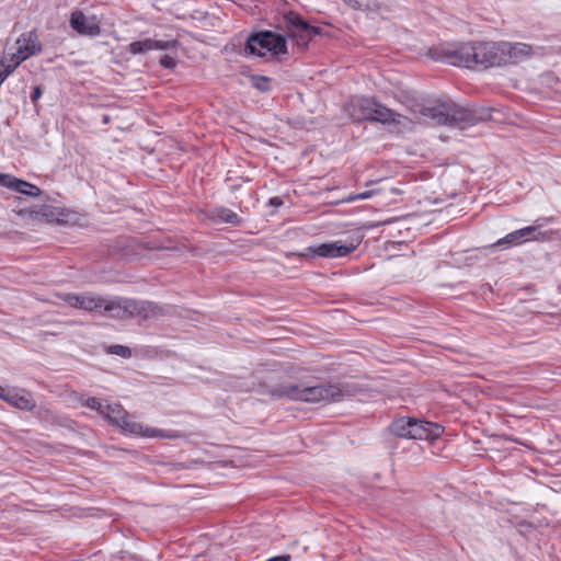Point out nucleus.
<instances>
[{
    "label": "nucleus",
    "mask_w": 561,
    "mask_h": 561,
    "mask_svg": "<svg viewBox=\"0 0 561 561\" xmlns=\"http://www.w3.org/2000/svg\"><path fill=\"white\" fill-rule=\"evenodd\" d=\"M533 47L525 43L468 42L443 44L428 49L427 56L439 62L482 69L516 64L530 56Z\"/></svg>",
    "instance_id": "f257e3e1"
},
{
    "label": "nucleus",
    "mask_w": 561,
    "mask_h": 561,
    "mask_svg": "<svg viewBox=\"0 0 561 561\" xmlns=\"http://www.w3.org/2000/svg\"><path fill=\"white\" fill-rule=\"evenodd\" d=\"M353 382L329 383L309 386L306 383L283 382L268 388V393L275 399H288L316 403L321 401H341L345 397H353L358 391Z\"/></svg>",
    "instance_id": "f03ea898"
},
{
    "label": "nucleus",
    "mask_w": 561,
    "mask_h": 561,
    "mask_svg": "<svg viewBox=\"0 0 561 561\" xmlns=\"http://www.w3.org/2000/svg\"><path fill=\"white\" fill-rule=\"evenodd\" d=\"M421 113L436 125L457 127L460 129L472 126L479 119L485 118L484 115H478L472 110L451 101L439 102L434 106H424Z\"/></svg>",
    "instance_id": "7ed1b4c3"
},
{
    "label": "nucleus",
    "mask_w": 561,
    "mask_h": 561,
    "mask_svg": "<svg viewBox=\"0 0 561 561\" xmlns=\"http://www.w3.org/2000/svg\"><path fill=\"white\" fill-rule=\"evenodd\" d=\"M161 311V308L154 302L126 297H113L103 301L101 314H106L113 319L125 320L139 318L148 320Z\"/></svg>",
    "instance_id": "20e7f679"
},
{
    "label": "nucleus",
    "mask_w": 561,
    "mask_h": 561,
    "mask_svg": "<svg viewBox=\"0 0 561 561\" xmlns=\"http://www.w3.org/2000/svg\"><path fill=\"white\" fill-rule=\"evenodd\" d=\"M354 121H370L381 124H399L402 115L388 108L374 98L354 96L348 104Z\"/></svg>",
    "instance_id": "39448f33"
},
{
    "label": "nucleus",
    "mask_w": 561,
    "mask_h": 561,
    "mask_svg": "<svg viewBox=\"0 0 561 561\" xmlns=\"http://www.w3.org/2000/svg\"><path fill=\"white\" fill-rule=\"evenodd\" d=\"M389 430L394 436L407 439H435L444 433V427L438 423L411 416H401L393 420Z\"/></svg>",
    "instance_id": "423d86ee"
},
{
    "label": "nucleus",
    "mask_w": 561,
    "mask_h": 561,
    "mask_svg": "<svg viewBox=\"0 0 561 561\" xmlns=\"http://www.w3.org/2000/svg\"><path fill=\"white\" fill-rule=\"evenodd\" d=\"M267 53L273 57L287 54L286 36L268 30L251 33L244 45V54L265 57Z\"/></svg>",
    "instance_id": "0eeeda50"
},
{
    "label": "nucleus",
    "mask_w": 561,
    "mask_h": 561,
    "mask_svg": "<svg viewBox=\"0 0 561 561\" xmlns=\"http://www.w3.org/2000/svg\"><path fill=\"white\" fill-rule=\"evenodd\" d=\"M359 243V238H352L351 241L345 242L337 240L334 242L321 243L316 247H309L305 250V252L300 253L299 255L302 257H343L355 251Z\"/></svg>",
    "instance_id": "6e6552de"
},
{
    "label": "nucleus",
    "mask_w": 561,
    "mask_h": 561,
    "mask_svg": "<svg viewBox=\"0 0 561 561\" xmlns=\"http://www.w3.org/2000/svg\"><path fill=\"white\" fill-rule=\"evenodd\" d=\"M284 22L288 36L301 50L306 49L311 42L309 22L295 11L285 13Z\"/></svg>",
    "instance_id": "1a4fd4ad"
},
{
    "label": "nucleus",
    "mask_w": 561,
    "mask_h": 561,
    "mask_svg": "<svg viewBox=\"0 0 561 561\" xmlns=\"http://www.w3.org/2000/svg\"><path fill=\"white\" fill-rule=\"evenodd\" d=\"M102 415L115 426L125 432H139L141 424L133 421L130 415L118 403L105 404Z\"/></svg>",
    "instance_id": "9d476101"
},
{
    "label": "nucleus",
    "mask_w": 561,
    "mask_h": 561,
    "mask_svg": "<svg viewBox=\"0 0 561 561\" xmlns=\"http://www.w3.org/2000/svg\"><path fill=\"white\" fill-rule=\"evenodd\" d=\"M65 301L73 308L85 311L102 313L104 298L89 293L84 294H67Z\"/></svg>",
    "instance_id": "9b49d317"
},
{
    "label": "nucleus",
    "mask_w": 561,
    "mask_h": 561,
    "mask_svg": "<svg viewBox=\"0 0 561 561\" xmlns=\"http://www.w3.org/2000/svg\"><path fill=\"white\" fill-rule=\"evenodd\" d=\"M70 26L80 35L94 37L101 34L99 23L93 19H88L82 11L71 13Z\"/></svg>",
    "instance_id": "f8f14e48"
},
{
    "label": "nucleus",
    "mask_w": 561,
    "mask_h": 561,
    "mask_svg": "<svg viewBox=\"0 0 561 561\" xmlns=\"http://www.w3.org/2000/svg\"><path fill=\"white\" fill-rule=\"evenodd\" d=\"M0 184L4 187H8L10 190H13L18 193H21L23 195L27 196H39L42 191L38 186L31 184L26 181L16 179L10 174H2L0 173Z\"/></svg>",
    "instance_id": "ddd939ff"
},
{
    "label": "nucleus",
    "mask_w": 561,
    "mask_h": 561,
    "mask_svg": "<svg viewBox=\"0 0 561 561\" xmlns=\"http://www.w3.org/2000/svg\"><path fill=\"white\" fill-rule=\"evenodd\" d=\"M16 45L20 48V55L23 54L21 59H27L42 51V45L35 31L22 33L16 41Z\"/></svg>",
    "instance_id": "4468645a"
},
{
    "label": "nucleus",
    "mask_w": 561,
    "mask_h": 561,
    "mask_svg": "<svg viewBox=\"0 0 561 561\" xmlns=\"http://www.w3.org/2000/svg\"><path fill=\"white\" fill-rule=\"evenodd\" d=\"M5 402L13 405L16 409L23 411H32L35 407V400L31 392L24 389H15L11 388L9 392H7Z\"/></svg>",
    "instance_id": "2eb2a0df"
},
{
    "label": "nucleus",
    "mask_w": 561,
    "mask_h": 561,
    "mask_svg": "<svg viewBox=\"0 0 561 561\" xmlns=\"http://www.w3.org/2000/svg\"><path fill=\"white\" fill-rule=\"evenodd\" d=\"M207 217L216 224H231L233 226H240L242 222V219L234 211L224 206L211 208L207 213Z\"/></svg>",
    "instance_id": "dca6fc26"
},
{
    "label": "nucleus",
    "mask_w": 561,
    "mask_h": 561,
    "mask_svg": "<svg viewBox=\"0 0 561 561\" xmlns=\"http://www.w3.org/2000/svg\"><path fill=\"white\" fill-rule=\"evenodd\" d=\"M134 435H140L144 437H159V438H169V439H175L181 437L182 435L174 431H163L154 427H145L141 425V428L139 432H129Z\"/></svg>",
    "instance_id": "f3484780"
},
{
    "label": "nucleus",
    "mask_w": 561,
    "mask_h": 561,
    "mask_svg": "<svg viewBox=\"0 0 561 561\" xmlns=\"http://www.w3.org/2000/svg\"><path fill=\"white\" fill-rule=\"evenodd\" d=\"M538 226H528L519 229L522 239L525 242L527 241H538V240H547L546 232L538 231Z\"/></svg>",
    "instance_id": "a211bd4d"
},
{
    "label": "nucleus",
    "mask_w": 561,
    "mask_h": 561,
    "mask_svg": "<svg viewBox=\"0 0 561 561\" xmlns=\"http://www.w3.org/2000/svg\"><path fill=\"white\" fill-rule=\"evenodd\" d=\"M127 50L131 55H139V54H145L147 51H150L151 50V38H145L142 41L131 42L128 45Z\"/></svg>",
    "instance_id": "6ab92c4d"
},
{
    "label": "nucleus",
    "mask_w": 561,
    "mask_h": 561,
    "mask_svg": "<svg viewBox=\"0 0 561 561\" xmlns=\"http://www.w3.org/2000/svg\"><path fill=\"white\" fill-rule=\"evenodd\" d=\"M519 233H520L519 229L515 230L513 232H510L504 238L497 240L495 245L516 247V245L523 244L524 241Z\"/></svg>",
    "instance_id": "aec40b11"
},
{
    "label": "nucleus",
    "mask_w": 561,
    "mask_h": 561,
    "mask_svg": "<svg viewBox=\"0 0 561 561\" xmlns=\"http://www.w3.org/2000/svg\"><path fill=\"white\" fill-rule=\"evenodd\" d=\"M178 46L179 42L176 39L162 41L151 38V50H171L175 49Z\"/></svg>",
    "instance_id": "412c9836"
},
{
    "label": "nucleus",
    "mask_w": 561,
    "mask_h": 561,
    "mask_svg": "<svg viewBox=\"0 0 561 561\" xmlns=\"http://www.w3.org/2000/svg\"><path fill=\"white\" fill-rule=\"evenodd\" d=\"M252 82L253 87L261 92H267L271 89V80L267 77L254 76Z\"/></svg>",
    "instance_id": "4be33fe9"
},
{
    "label": "nucleus",
    "mask_w": 561,
    "mask_h": 561,
    "mask_svg": "<svg viewBox=\"0 0 561 561\" xmlns=\"http://www.w3.org/2000/svg\"><path fill=\"white\" fill-rule=\"evenodd\" d=\"M107 352L110 354H114V355L121 356L123 358H129L131 356L130 348L127 346H124V345H119V344L111 345L108 347Z\"/></svg>",
    "instance_id": "5701e85b"
},
{
    "label": "nucleus",
    "mask_w": 561,
    "mask_h": 561,
    "mask_svg": "<svg viewBox=\"0 0 561 561\" xmlns=\"http://www.w3.org/2000/svg\"><path fill=\"white\" fill-rule=\"evenodd\" d=\"M83 405L89 408V409H91V410L98 411L101 414L104 413L105 404L100 399H98L95 397L88 398L83 402Z\"/></svg>",
    "instance_id": "b1692460"
},
{
    "label": "nucleus",
    "mask_w": 561,
    "mask_h": 561,
    "mask_svg": "<svg viewBox=\"0 0 561 561\" xmlns=\"http://www.w3.org/2000/svg\"><path fill=\"white\" fill-rule=\"evenodd\" d=\"M376 193H377V191H375V190H368V191H364V192H360L357 194H350L344 201L347 203H353L356 201L368 199V198L373 197Z\"/></svg>",
    "instance_id": "393cba45"
},
{
    "label": "nucleus",
    "mask_w": 561,
    "mask_h": 561,
    "mask_svg": "<svg viewBox=\"0 0 561 561\" xmlns=\"http://www.w3.org/2000/svg\"><path fill=\"white\" fill-rule=\"evenodd\" d=\"M159 64L164 69H174L176 66L175 59L169 55L161 57Z\"/></svg>",
    "instance_id": "a878e982"
},
{
    "label": "nucleus",
    "mask_w": 561,
    "mask_h": 561,
    "mask_svg": "<svg viewBox=\"0 0 561 561\" xmlns=\"http://www.w3.org/2000/svg\"><path fill=\"white\" fill-rule=\"evenodd\" d=\"M346 4L355 8V9H368L369 8V0H342Z\"/></svg>",
    "instance_id": "bb28decb"
},
{
    "label": "nucleus",
    "mask_w": 561,
    "mask_h": 561,
    "mask_svg": "<svg viewBox=\"0 0 561 561\" xmlns=\"http://www.w3.org/2000/svg\"><path fill=\"white\" fill-rule=\"evenodd\" d=\"M21 56L20 55V48L18 47L16 49V53H14L12 56H11V60L9 64H11V66H14V70L20 66L21 62H23L25 59H21Z\"/></svg>",
    "instance_id": "cd10ccee"
},
{
    "label": "nucleus",
    "mask_w": 561,
    "mask_h": 561,
    "mask_svg": "<svg viewBox=\"0 0 561 561\" xmlns=\"http://www.w3.org/2000/svg\"><path fill=\"white\" fill-rule=\"evenodd\" d=\"M309 33H310V38H311V39H312L314 36H323V35H325V32L323 31V28H322V27L311 25L310 23H309Z\"/></svg>",
    "instance_id": "c85d7f7f"
},
{
    "label": "nucleus",
    "mask_w": 561,
    "mask_h": 561,
    "mask_svg": "<svg viewBox=\"0 0 561 561\" xmlns=\"http://www.w3.org/2000/svg\"><path fill=\"white\" fill-rule=\"evenodd\" d=\"M42 94H43L42 87L41 85L34 87L33 92L30 96L32 103L36 104V102L41 99Z\"/></svg>",
    "instance_id": "c756f323"
},
{
    "label": "nucleus",
    "mask_w": 561,
    "mask_h": 561,
    "mask_svg": "<svg viewBox=\"0 0 561 561\" xmlns=\"http://www.w3.org/2000/svg\"><path fill=\"white\" fill-rule=\"evenodd\" d=\"M284 204L283 198L279 196H274L268 199V205L275 208L280 207Z\"/></svg>",
    "instance_id": "7c9ffc66"
},
{
    "label": "nucleus",
    "mask_w": 561,
    "mask_h": 561,
    "mask_svg": "<svg viewBox=\"0 0 561 561\" xmlns=\"http://www.w3.org/2000/svg\"><path fill=\"white\" fill-rule=\"evenodd\" d=\"M289 560H290L289 554H280V556L272 557V558L267 559L266 561H289Z\"/></svg>",
    "instance_id": "2f4dec72"
},
{
    "label": "nucleus",
    "mask_w": 561,
    "mask_h": 561,
    "mask_svg": "<svg viewBox=\"0 0 561 561\" xmlns=\"http://www.w3.org/2000/svg\"><path fill=\"white\" fill-rule=\"evenodd\" d=\"M11 388H4V387H1L0 386V399H2L3 401H5V398H7V392L10 391Z\"/></svg>",
    "instance_id": "473e14b6"
},
{
    "label": "nucleus",
    "mask_w": 561,
    "mask_h": 561,
    "mask_svg": "<svg viewBox=\"0 0 561 561\" xmlns=\"http://www.w3.org/2000/svg\"><path fill=\"white\" fill-rule=\"evenodd\" d=\"M51 214H53V211H51L50 207H45V209L43 211V216L48 217Z\"/></svg>",
    "instance_id": "72a5a7b5"
},
{
    "label": "nucleus",
    "mask_w": 561,
    "mask_h": 561,
    "mask_svg": "<svg viewBox=\"0 0 561 561\" xmlns=\"http://www.w3.org/2000/svg\"><path fill=\"white\" fill-rule=\"evenodd\" d=\"M102 122H103V124H108L111 122L110 116L108 115H103L102 116Z\"/></svg>",
    "instance_id": "f704fd0d"
}]
</instances>
